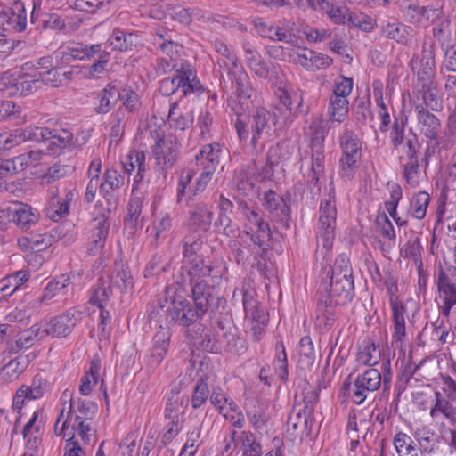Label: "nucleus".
Returning a JSON list of instances; mask_svg holds the SVG:
<instances>
[{
    "instance_id": "49",
    "label": "nucleus",
    "mask_w": 456,
    "mask_h": 456,
    "mask_svg": "<svg viewBox=\"0 0 456 456\" xmlns=\"http://www.w3.org/2000/svg\"><path fill=\"white\" fill-rule=\"evenodd\" d=\"M335 304L329 302V299L325 297L320 298V304L316 310V317L320 326H322L324 330H330L335 323L336 321V310Z\"/></svg>"
},
{
    "instance_id": "5",
    "label": "nucleus",
    "mask_w": 456,
    "mask_h": 456,
    "mask_svg": "<svg viewBox=\"0 0 456 456\" xmlns=\"http://www.w3.org/2000/svg\"><path fill=\"white\" fill-rule=\"evenodd\" d=\"M214 47L222 56L217 61V63L220 68H224L228 70V75L235 86L238 96L241 99H249L252 94L249 77L234 52L222 40H216Z\"/></svg>"
},
{
    "instance_id": "58",
    "label": "nucleus",
    "mask_w": 456,
    "mask_h": 456,
    "mask_svg": "<svg viewBox=\"0 0 456 456\" xmlns=\"http://www.w3.org/2000/svg\"><path fill=\"white\" fill-rule=\"evenodd\" d=\"M35 357L36 355L34 354H29L27 355H20L15 359L11 360L4 367L5 375L8 376L10 379H17L19 375L26 370L30 361Z\"/></svg>"
},
{
    "instance_id": "27",
    "label": "nucleus",
    "mask_w": 456,
    "mask_h": 456,
    "mask_svg": "<svg viewBox=\"0 0 456 456\" xmlns=\"http://www.w3.org/2000/svg\"><path fill=\"white\" fill-rule=\"evenodd\" d=\"M224 153V148L219 143L206 144L195 157L196 165L202 170L215 172Z\"/></svg>"
},
{
    "instance_id": "50",
    "label": "nucleus",
    "mask_w": 456,
    "mask_h": 456,
    "mask_svg": "<svg viewBox=\"0 0 456 456\" xmlns=\"http://www.w3.org/2000/svg\"><path fill=\"white\" fill-rule=\"evenodd\" d=\"M108 42L114 50L126 51L138 44V36L134 33H126L121 29L115 28Z\"/></svg>"
},
{
    "instance_id": "12",
    "label": "nucleus",
    "mask_w": 456,
    "mask_h": 456,
    "mask_svg": "<svg viewBox=\"0 0 456 456\" xmlns=\"http://www.w3.org/2000/svg\"><path fill=\"white\" fill-rule=\"evenodd\" d=\"M385 285L387 292L389 296V303L392 310L393 321V342L402 343L406 337L405 328V313L406 307L404 304L399 300L397 297L398 287L396 281L389 275L386 281Z\"/></svg>"
},
{
    "instance_id": "40",
    "label": "nucleus",
    "mask_w": 456,
    "mask_h": 456,
    "mask_svg": "<svg viewBox=\"0 0 456 456\" xmlns=\"http://www.w3.org/2000/svg\"><path fill=\"white\" fill-rule=\"evenodd\" d=\"M167 120L171 127L183 131L192 125L194 115L191 110L182 108L177 102H173L170 104Z\"/></svg>"
},
{
    "instance_id": "6",
    "label": "nucleus",
    "mask_w": 456,
    "mask_h": 456,
    "mask_svg": "<svg viewBox=\"0 0 456 456\" xmlns=\"http://www.w3.org/2000/svg\"><path fill=\"white\" fill-rule=\"evenodd\" d=\"M237 293L243 297L242 302L248 333L253 341L258 342L265 334L268 313L264 307L259 306L253 290L246 289L245 288L241 289H237L233 292V297H236Z\"/></svg>"
},
{
    "instance_id": "35",
    "label": "nucleus",
    "mask_w": 456,
    "mask_h": 456,
    "mask_svg": "<svg viewBox=\"0 0 456 456\" xmlns=\"http://www.w3.org/2000/svg\"><path fill=\"white\" fill-rule=\"evenodd\" d=\"M171 332L168 328L160 326L152 338V349L150 364L152 368L159 366L167 355L170 345Z\"/></svg>"
},
{
    "instance_id": "44",
    "label": "nucleus",
    "mask_w": 456,
    "mask_h": 456,
    "mask_svg": "<svg viewBox=\"0 0 456 456\" xmlns=\"http://www.w3.org/2000/svg\"><path fill=\"white\" fill-rule=\"evenodd\" d=\"M412 31L411 27L395 21H388L381 27V32L387 38L395 40L403 45L408 44Z\"/></svg>"
},
{
    "instance_id": "60",
    "label": "nucleus",
    "mask_w": 456,
    "mask_h": 456,
    "mask_svg": "<svg viewBox=\"0 0 456 456\" xmlns=\"http://www.w3.org/2000/svg\"><path fill=\"white\" fill-rule=\"evenodd\" d=\"M99 60L92 65L83 66L80 69L83 77L86 79L100 78L106 71L108 55L102 51L99 53Z\"/></svg>"
},
{
    "instance_id": "38",
    "label": "nucleus",
    "mask_w": 456,
    "mask_h": 456,
    "mask_svg": "<svg viewBox=\"0 0 456 456\" xmlns=\"http://www.w3.org/2000/svg\"><path fill=\"white\" fill-rule=\"evenodd\" d=\"M109 284L121 292H126L133 289L134 279L127 265L123 261L116 262L110 276L107 280Z\"/></svg>"
},
{
    "instance_id": "57",
    "label": "nucleus",
    "mask_w": 456,
    "mask_h": 456,
    "mask_svg": "<svg viewBox=\"0 0 456 456\" xmlns=\"http://www.w3.org/2000/svg\"><path fill=\"white\" fill-rule=\"evenodd\" d=\"M429 202V194L426 191H419L411 200L410 214L416 219H423L426 216Z\"/></svg>"
},
{
    "instance_id": "1",
    "label": "nucleus",
    "mask_w": 456,
    "mask_h": 456,
    "mask_svg": "<svg viewBox=\"0 0 456 456\" xmlns=\"http://www.w3.org/2000/svg\"><path fill=\"white\" fill-rule=\"evenodd\" d=\"M61 402L63 404L69 403V411L67 414L65 408L61 411L54 425L55 435L65 440L79 437L82 443L90 444L94 437L92 419L96 413L97 405L80 398L73 400L72 393L69 389L62 393Z\"/></svg>"
},
{
    "instance_id": "14",
    "label": "nucleus",
    "mask_w": 456,
    "mask_h": 456,
    "mask_svg": "<svg viewBox=\"0 0 456 456\" xmlns=\"http://www.w3.org/2000/svg\"><path fill=\"white\" fill-rule=\"evenodd\" d=\"M35 133L30 142H42L45 145L48 155H60L65 149L71 146L73 135L68 130L52 131L46 127L29 126Z\"/></svg>"
},
{
    "instance_id": "39",
    "label": "nucleus",
    "mask_w": 456,
    "mask_h": 456,
    "mask_svg": "<svg viewBox=\"0 0 456 456\" xmlns=\"http://www.w3.org/2000/svg\"><path fill=\"white\" fill-rule=\"evenodd\" d=\"M416 113L420 133L430 140H436L441 130L439 119L428 110H424L422 107Z\"/></svg>"
},
{
    "instance_id": "45",
    "label": "nucleus",
    "mask_w": 456,
    "mask_h": 456,
    "mask_svg": "<svg viewBox=\"0 0 456 456\" xmlns=\"http://www.w3.org/2000/svg\"><path fill=\"white\" fill-rule=\"evenodd\" d=\"M202 245L201 235L197 231H191L183 238V264L188 265L202 257L198 255Z\"/></svg>"
},
{
    "instance_id": "3",
    "label": "nucleus",
    "mask_w": 456,
    "mask_h": 456,
    "mask_svg": "<svg viewBox=\"0 0 456 456\" xmlns=\"http://www.w3.org/2000/svg\"><path fill=\"white\" fill-rule=\"evenodd\" d=\"M159 308L167 313L168 323L189 327L204 315L181 293V285L174 283L167 286L165 294L159 299Z\"/></svg>"
},
{
    "instance_id": "31",
    "label": "nucleus",
    "mask_w": 456,
    "mask_h": 456,
    "mask_svg": "<svg viewBox=\"0 0 456 456\" xmlns=\"http://www.w3.org/2000/svg\"><path fill=\"white\" fill-rule=\"evenodd\" d=\"M262 205L277 221H287L289 217V208L283 198L273 190L264 192L260 198Z\"/></svg>"
},
{
    "instance_id": "41",
    "label": "nucleus",
    "mask_w": 456,
    "mask_h": 456,
    "mask_svg": "<svg viewBox=\"0 0 456 456\" xmlns=\"http://www.w3.org/2000/svg\"><path fill=\"white\" fill-rule=\"evenodd\" d=\"M232 437L237 439L240 444L243 456H261L263 453L262 445L250 431H241L239 434L232 431Z\"/></svg>"
},
{
    "instance_id": "2",
    "label": "nucleus",
    "mask_w": 456,
    "mask_h": 456,
    "mask_svg": "<svg viewBox=\"0 0 456 456\" xmlns=\"http://www.w3.org/2000/svg\"><path fill=\"white\" fill-rule=\"evenodd\" d=\"M319 291L322 297L335 305H346L354 297L353 269L349 258L339 255L322 278Z\"/></svg>"
},
{
    "instance_id": "42",
    "label": "nucleus",
    "mask_w": 456,
    "mask_h": 456,
    "mask_svg": "<svg viewBox=\"0 0 456 456\" xmlns=\"http://www.w3.org/2000/svg\"><path fill=\"white\" fill-rule=\"evenodd\" d=\"M173 229V218L168 212L161 211L152 222V233L157 244L167 240Z\"/></svg>"
},
{
    "instance_id": "54",
    "label": "nucleus",
    "mask_w": 456,
    "mask_h": 456,
    "mask_svg": "<svg viewBox=\"0 0 456 456\" xmlns=\"http://www.w3.org/2000/svg\"><path fill=\"white\" fill-rule=\"evenodd\" d=\"M275 357L273 360V368L275 373L283 381H286L289 377L288 370V358L284 344L281 339L276 342L275 345Z\"/></svg>"
},
{
    "instance_id": "24",
    "label": "nucleus",
    "mask_w": 456,
    "mask_h": 456,
    "mask_svg": "<svg viewBox=\"0 0 456 456\" xmlns=\"http://www.w3.org/2000/svg\"><path fill=\"white\" fill-rule=\"evenodd\" d=\"M123 167L128 175L135 173L133 183V191L134 192V191L140 189L149 175L150 169L146 164V152L140 149L130 150L123 161Z\"/></svg>"
},
{
    "instance_id": "53",
    "label": "nucleus",
    "mask_w": 456,
    "mask_h": 456,
    "mask_svg": "<svg viewBox=\"0 0 456 456\" xmlns=\"http://www.w3.org/2000/svg\"><path fill=\"white\" fill-rule=\"evenodd\" d=\"M144 197L139 193V190L132 191V198L128 203L127 216L126 222L128 225L135 227L140 221H142V209L143 207Z\"/></svg>"
},
{
    "instance_id": "23",
    "label": "nucleus",
    "mask_w": 456,
    "mask_h": 456,
    "mask_svg": "<svg viewBox=\"0 0 456 456\" xmlns=\"http://www.w3.org/2000/svg\"><path fill=\"white\" fill-rule=\"evenodd\" d=\"M78 312L75 309H69L67 312L52 318L50 321L42 322L44 337L52 336L53 338H62L69 335L77 321Z\"/></svg>"
},
{
    "instance_id": "62",
    "label": "nucleus",
    "mask_w": 456,
    "mask_h": 456,
    "mask_svg": "<svg viewBox=\"0 0 456 456\" xmlns=\"http://www.w3.org/2000/svg\"><path fill=\"white\" fill-rule=\"evenodd\" d=\"M415 438L419 442V448L425 452H430L434 450L437 442L436 435L428 427H421L415 431Z\"/></svg>"
},
{
    "instance_id": "15",
    "label": "nucleus",
    "mask_w": 456,
    "mask_h": 456,
    "mask_svg": "<svg viewBox=\"0 0 456 456\" xmlns=\"http://www.w3.org/2000/svg\"><path fill=\"white\" fill-rule=\"evenodd\" d=\"M180 155V143L176 136L169 134L158 139L152 146L156 167L161 171L171 169Z\"/></svg>"
},
{
    "instance_id": "8",
    "label": "nucleus",
    "mask_w": 456,
    "mask_h": 456,
    "mask_svg": "<svg viewBox=\"0 0 456 456\" xmlns=\"http://www.w3.org/2000/svg\"><path fill=\"white\" fill-rule=\"evenodd\" d=\"M351 377L349 375L344 383V395L358 405L364 403L381 385V374L373 368L358 374L353 383L348 382Z\"/></svg>"
},
{
    "instance_id": "52",
    "label": "nucleus",
    "mask_w": 456,
    "mask_h": 456,
    "mask_svg": "<svg viewBox=\"0 0 456 456\" xmlns=\"http://www.w3.org/2000/svg\"><path fill=\"white\" fill-rule=\"evenodd\" d=\"M112 295L109 281L98 279L97 284L92 288L90 303L98 307H105Z\"/></svg>"
},
{
    "instance_id": "61",
    "label": "nucleus",
    "mask_w": 456,
    "mask_h": 456,
    "mask_svg": "<svg viewBox=\"0 0 456 456\" xmlns=\"http://www.w3.org/2000/svg\"><path fill=\"white\" fill-rule=\"evenodd\" d=\"M209 400L218 412L224 411L225 409L234 408V401L218 386L212 387Z\"/></svg>"
},
{
    "instance_id": "55",
    "label": "nucleus",
    "mask_w": 456,
    "mask_h": 456,
    "mask_svg": "<svg viewBox=\"0 0 456 456\" xmlns=\"http://www.w3.org/2000/svg\"><path fill=\"white\" fill-rule=\"evenodd\" d=\"M126 113L118 109L110 115V146L117 145L124 134Z\"/></svg>"
},
{
    "instance_id": "46",
    "label": "nucleus",
    "mask_w": 456,
    "mask_h": 456,
    "mask_svg": "<svg viewBox=\"0 0 456 456\" xmlns=\"http://www.w3.org/2000/svg\"><path fill=\"white\" fill-rule=\"evenodd\" d=\"M35 137V133L26 128L16 129L13 133L0 134V151H4L17 146L20 143L30 142Z\"/></svg>"
},
{
    "instance_id": "32",
    "label": "nucleus",
    "mask_w": 456,
    "mask_h": 456,
    "mask_svg": "<svg viewBox=\"0 0 456 456\" xmlns=\"http://www.w3.org/2000/svg\"><path fill=\"white\" fill-rule=\"evenodd\" d=\"M125 184V176L114 168L105 171L103 181L101 182L100 193L107 200L109 208L117 204L114 191L119 190Z\"/></svg>"
},
{
    "instance_id": "16",
    "label": "nucleus",
    "mask_w": 456,
    "mask_h": 456,
    "mask_svg": "<svg viewBox=\"0 0 456 456\" xmlns=\"http://www.w3.org/2000/svg\"><path fill=\"white\" fill-rule=\"evenodd\" d=\"M240 209L247 220L246 234L250 236L251 241L264 250L265 243L270 240L271 232L268 223L265 222L262 214L250 208L246 203H240Z\"/></svg>"
},
{
    "instance_id": "21",
    "label": "nucleus",
    "mask_w": 456,
    "mask_h": 456,
    "mask_svg": "<svg viewBox=\"0 0 456 456\" xmlns=\"http://www.w3.org/2000/svg\"><path fill=\"white\" fill-rule=\"evenodd\" d=\"M50 390L51 383L41 375H36L30 385H23L16 391L12 408L20 411L27 402L40 399Z\"/></svg>"
},
{
    "instance_id": "29",
    "label": "nucleus",
    "mask_w": 456,
    "mask_h": 456,
    "mask_svg": "<svg viewBox=\"0 0 456 456\" xmlns=\"http://www.w3.org/2000/svg\"><path fill=\"white\" fill-rule=\"evenodd\" d=\"M151 42L157 49L171 59H175L183 49V46L174 39L173 33L164 27L156 28Z\"/></svg>"
},
{
    "instance_id": "47",
    "label": "nucleus",
    "mask_w": 456,
    "mask_h": 456,
    "mask_svg": "<svg viewBox=\"0 0 456 456\" xmlns=\"http://www.w3.org/2000/svg\"><path fill=\"white\" fill-rule=\"evenodd\" d=\"M27 271H18L0 281V297L12 296L19 288L28 281Z\"/></svg>"
},
{
    "instance_id": "37",
    "label": "nucleus",
    "mask_w": 456,
    "mask_h": 456,
    "mask_svg": "<svg viewBox=\"0 0 456 456\" xmlns=\"http://www.w3.org/2000/svg\"><path fill=\"white\" fill-rule=\"evenodd\" d=\"M37 338L40 339L45 338L42 327L39 324H34L30 329L19 333L15 340L8 343L7 349L10 354H16L22 350L31 347Z\"/></svg>"
},
{
    "instance_id": "63",
    "label": "nucleus",
    "mask_w": 456,
    "mask_h": 456,
    "mask_svg": "<svg viewBox=\"0 0 456 456\" xmlns=\"http://www.w3.org/2000/svg\"><path fill=\"white\" fill-rule=\"evenodd\" d=\"M70 283V278L67 274H61V276L51 281L45 289L44 295L42 297H38L35 304L38 305L43 299H50L53 297L61 289H65Z\"/></svg>"
},
{
    "instance_id": "34",
    "label": "nucleus",
    "mask_w": 456,
    "mask_h": 456,
    "mask_svg": "<svg viewBox=\"0 0 456 456\" xmlns=\"http://www.w3.org/2000/svg\"><path fill=\"white\" fill-rule=\"evenodd\" d=\"M191 287V295L195 306L205 315L208 306L212 305L216 297V289L208 285L206 281H197L190 284Z\"/></svg>"
},
{
    "instance_id": "51",
    "label": "nucleus",
    "mask_w": 456,
    "mask_h": 456,
    "mask_svg": "<svg viewBox=\"0 0 456 456\" xmlns=\"http://www.w3.org/2000/svg\"><path fill=\"white\" fill-rule=\"evenodd\" d=\"M74 167L70 165L55 163L50 167L40 177L43 185H48L73 174Z\"/></svg>"
},
{
    "instance_id": "19",
    "label": "nucleus",
    "mask_w": 456,
    "mask_h": 456,
    "mask_svg": "<svg viewBox=\"0 0 456 456\" xmlns=\"http://www.w3.org/2000/svg\"><path fill=\"white\" fill-rule=\"evenodd\" d=\"M273 176V162L267 161L261 167H258L256 163H251L241 168L237 187L244 194H248L253 191L256 182L271 180Z\"/></svg>"
},
{
    "instance_id": "56",
    "label": "nucleus",
    "mask_w": 456,
    "mask_h": 456,
    "mask_svg": "<svg viewBox=\"0 0 456 456\" xmlns=\"http://www.w3.org/2000/svg\"><path fill=\"white\" fill-rule=\"evenodd\" d=\"M348 105V99L330 95L329 107V115L330 119L339 123L343 122L349 110Z\"/></svg>"
},
{
    "instance_id": "48",
    "label": "nucleus",
    "mask_w": 456,
    "mask_h": 456,
    "mask_svg": "<svg viewBox=\"0 0 456 456\" xmlns=\"http://www.w3.org/2000/svg\"><path fill=\"white\" fill-rule=\"evenodd\" d=\"M185 400L179 395L178 393L172 391V395L168 398L165 410V420L181 421L183 422Z\"/></svg>"
},
{
    "instance_id": "17",
    "label": "nucleus",
    "mask_w": 456,
    "mask_h": 456,
    "mask_svg": "<svg viewBox=\"0 0 456 456\" xmlns=\"http://www.w3.org/2000/svg\"><path fill=\"white\" fill-rule=\"evenodd\" d=\"M411 102L415 111H419L420 107L424 110L430 109L433 111H440L443 110V99L438 94L434 79L417 81L412 91Z\"/></svg>"
},
{
    "instance_id": "13",
    "label": "nucleus",
    "mask_w": 456,
    "mask_h": 456,
    "mask_svg": "<svg viewBox=\"0 0 456 456\" xmlns=\"http://www.w3.org/2000/svg\"><path fill=\"white\" fill-rule=\"evenodd\" d=\"M110 209L106 210L103 204L96 202L94 207L93 219L91 221V238L87 247V251L91 256L98 255L105 245V240L109 233Z\"/></svg>"
},
{
    "instance_id": "33",
    "label": "nucleus",
    "mask_w": 456,
    "mask_h": 456,
    "mask_svg": "<svg viewBox=\"0 0 456 456\" xmlns=\"http://www.w3.org/2000/svg\"><path fill=\"white\" fill-rule=\"evenodd\" d=\"M244 59L249 70L259 78H268L269 66L263 59L256 47L249 42L242 44Z\"/></svg>"
},
{
    "instance_id": "18",
    "label": "nucleus",
    "mask_w": 456,
    "mask_h": 456,
    "mask_svg": "<svg viewBox=\"0 0 456 456\" xmlns=\"http://www.w3.org/2000/svg\"><path fill=\"white\" fill-rule=\"evenodd\" d=\"M1 216H4L7 221L6 225L12 221L22 230H28L39 220V213L31 206L15 201L11 205L0 208Z\"/></svg>"
},
{
    "instance_id": "59",
    "label": "nucleus",
    "mask_w": 456,
    "mask_h": 456,
    "mask_svg": "<svg viewBox=\"0 0 456 456\" xmlns=\"http://www.w3.org/2000/svg\"><path fill=\"white\" fill-rule=\"evenodd\" d=\"M69 206L61 198L53 197L45 207L46 216L53 221H59L69 215Z\"/></svg>"
},
{
    "instance_id": "10",
    "label": "nucleus",
    "mask_w": 456,
    "mask_h": 456,
    "mask_svg": "<svg viewBox=\"0 0 456 456\" xmlns=\"http://www.w3.org/2000/svg\"><path fill=\"white\" fill-rule=\"evenodd\" d=\"M337 221L335 191L330 190L327 198L321 200L318 222V245L329 251L333 246Z\"/></svg>"
},
{
    "instance_id": "22",
    "label": "nucleus",
    "mask_w": 456,
    "mask_h": 456,
    "mask_svg": "<svg viewBox=\"0 0 456 456\" xmlns=\"http://www.w3.org/2000/svg\"><path fill=\"white\" fill-rule=\"evenodd\" d=\"M161 91L165 94H175L181 90L183 95L200 93L202 90L200 80L191 71H182L175 75L172 78H167L161 83Z\"/></svg>"
},
{
    "instance_id": "11",
    "label": "nucleus",
    "mask_w": 456,
    "mask_h": 456,
    "mask_svg": "<svg viewBox=\"0 0 456 456\" xmlns=\"http://www.w3.org/2000/svg\"><path fill=\"white\" fill-rule=\"evenodd\" d=\"M43 85L44 80L37 71L31 74L20 73L17 77L5 74L0 77V91H5L13 96L28 95L40 89Z\"/></svg>"
},
{
    "instance_id": "9",
    "label": "nucleus",
    "mask_w": 456,
    "mask_h": 456,
    "mask_svg": "<svg viewBox=\"0 0 456 456\" xmlns=\"http://www.w3.org/2000/svg\"><path fill=\"white\" fill-rule=\"evenodd\" d=\"M339 145L341 149L339 173L343 178L350 180L354 176L362 156V142L358 135L345 125Z\"/></svg>"
},
{
    "instance_id": "4",
    "label": "nucleus",
    "mask_w": 456,
    "mask_h": 456,
    "mask_svg": "<svg viewBox=\"0 0 456 456\" xmlns=\"http://www.w3.org/2000/svg\"><path fill=\"white\" fill-rule=\"evenodd\" d=\"M279 122L280 118L276 112L272 113L260 107L256 110L251 118L238 114L234 120V127L240 142L247 141L251 133L250 145L256 149L260 141L270 135L272 126Z\"/></svg>"
},
{
    "instance_id": "20",
    "label": "nucleus",
    "mask_w": 456,
    "mask_h": 456,
    "mask_svg": "<svg viewBox=\"0 0 456 456\" xmlns=\"http://www.w3.org/2000/svg\"><path fill=\"white\" fill-rule=\"evenodd\" d=\"M101 52V44L85 45L83 43L71 41L59 47L56 52V57L62 64H68L77 60H90Z\"/></svg>"
},
{
    "instance_id": "64",
    "label": "nucleus",
    "mask_w": 456,
    "mask_h": 456,
    "mask_svg": "<svg viewBox=\"0 0 456 456\" xmlns=\"http://www.w3.org/2000/svg\"><path fill=\"white\" fill-rule=\"evenodd\" d=\"M19 244L31 251H41L51 245V239L47 234H37L20 239Z\"/></svg>"
},
{
    "instance_id": "30",
    "label": "nucleus",
    "mask_w": 456,
    "mask_h": 456,
    "mask_svg": "<svg viewBox=\"0 0 456 456\" xmlns=\"http://www.w3.org/2000/svg\"><path fill=\"white\" fill-rule=\"evenodd\" d=\"M295 61L307 70L315 71L326 69L332 64V59L328 55L303 48L296 53Z\"/></svg>"
},
{
    "instance_id": "43",
    "label": "nucleus",
    "mask_w": 456,
    "mask_h": 456,
    "mask_svg": "<svg viewBox=\"0 0 456 456\" xmlns=\"http://www.w3.org/2000/svg\"><path fill=\"white\" fill-rule=\"evenodd\" d=\"M120 90L115 82L109 83L98 94L99 104L96 111L99 114H106L110 111L112 107L119 100Z\"/></svg>"
},
{
    "instance_id": "7",
    "label": "nucleus",
    "mask_w": 456,
    "mask_h": 456,
    "mask_svg": "<svg viewBox=\"0 0 456 456\" xmlns=\"http://www.w3.org/2000/svg\"><path fill=\"white\" fill-rule=\"evenodd\" d=\"M306 134L310 137L312 150L311 169L306 175V180L314 186H318L320 179L324 174V141L328 130L320 120H314Z\"/></svg>"
},
{
    "instance_id": "25",
    "label": "nucleus",
    "mask_w": 456,
    "mask_h": 456,
    "mask_svg": "<svg viewBox=\"0 0 456 456\" xmlns=\"http://www.w3.org/2000/svg\"><path fill=\"white\" fill-rule=\"evenodd\" d=\"M224 272L223 266L214 265L206 262L203 258L196 259L193 262L183 265L182 275L184 276L183 282L188 281L189 284L205 281L204 278H219Z\"/></svg>"
},
{
    "instance_id": "36",
    "label": "nucleus",
    "mask_w": 456,
    "mask_h": 456,
    "mask_svg": "<svg viewBox=\"0 0 456 456\" xmlns=\"http://www.w3.org/2000/svg\"><path fill=\"white\" fill-rule=\"evenodd\" d=\"M214 212L206 203H198L189 211V224L193 231L206 232L212 224Z\"/></svg>"
},
{
    "instance_id": "28",
    "label": "nucleus",
    "mask_w": 456,
    "mask_h": 456,
    "mask_svg": "<svg viewBox=\"0 0 456 456\" xmlns=\"http://www.w3.org/2000/svg\"><path fill=\"white\" fill-rule=\"evenodd\" d=\"M443 11L439 7L420 6L419 4H410L406 15L408 20L413 25L427 28L430 23L439 19Z\"/></svg>"
},
{
    "instance_id": "26",
    "label": "nucleus",
    "mask_w": 456,
    "mask_h": 456,
    "mask_svg": "<svg viewBox=\"0 0 456 456\" xmlns=\"http://www.w3.org/2000/svg\"><path fill=\"white\" fill-rule=\"evenodd\" d=\"M411 69L417 73L418 81L434 79L436 74L435 46L424 44L421 54L414 55L411 61Z\"/></svg>"
}]
</instances>
